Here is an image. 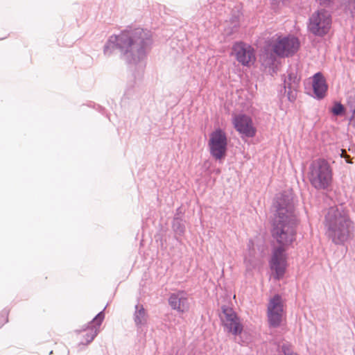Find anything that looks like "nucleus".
<instances>
[{
    "instance_id": "f257e3e1",
    "label": "nucleus",
    "mask_w": 355,
    "mask_h": 355,
    "mask_svg": "<svg viewBox=\"0 0 355 355\" xmlns=\"http://www.w3.org/2000/svg\"><path fill=\"white\" fill-rule=\"evenodd\" d=\"M277 216L273 223L272 236L279 245L274 249L270 260L271 276L275 279L283 278L287 267V248L295 239L296 223L293 215V205L290 196H282L278 199Z\"/></svg>"
},
{
    "instance_id": "f03ea898",
    "label": "nucleus",
    "mask_w": 355,
    "mask_h": 355,
    "mask_svg": "<svg viewBox=\"0 0 355 355\" xmlns=\"http://www.w3.org/2000/svg\"><path fill=\"white\" fill-rule=\"evenodd\" d=\"M300 46L299 40L294 36L273 37L270 41L269 48L278 58L272 55L268 58V72L272 76L277 73L282 65L281 58L293 55L299 50Z\"/></svg>"
},
{
    "instance_id": "7ed1b4c3",
    "label": "nucleus",
    "mask_w": 355,
    "mask_h": 355,
    "mask_svg": "<svg viewBox=\"0 0 355 355\" xmlns=\"http://www.w3.org/2000/svg\"><path fill=\"white\" fill-rule=\"evenodd\" d=\"M325 225L332 241L340 243L348 239L352 223L345 211L337 207H331L326 216Z\"/></svg>"
},
{
    "instance_id": "20e7f679",
    "label": "nucleus",
    "mask_w": 355,
    "mask_h": 355,
    "mask_svg": "<svg viewBox=\"0 0 355 355\" xmlns=\"http://www.w3.org/2000/svg\"><path fill=\"white\" fill-rule=\"evenodd\" d=\"M148 34L142 29L137 28L131 33L123 32L116 37V42L119 47L125 52L143 54V50L146 45Z\"/></svg>"
},
{
    "instance_id": "39448f33",
    "label": "nucleus",
    "mask_w": 355,
    "mask_h": 355,
    "mask_svg": "<svg viewBox=\"0 0 355 355\" xmlns=\"http://www.w3.org/2000/svg\"><path fill=\"white\" fill-rule=\"evenodd\" d=\"M311 185L317 189H325L332 182V171L329 163L324 159L314 161L309 173Z\"/></svg>"
},
{
    "instance_id": "423d86ee",
    "label": "nucleus",
    "mask_w": 355,
    "mask_h": 355,
    "mask_svg": "<svg viewBox=\"0 0 355 355\" xmlns=\"http://www.w3.org/2000/svg\"><path fill=\"white\" fill-rule=\"evenodd\" d=\"M331 18L329 13L320 10L312 14L309 19V29L314 35L323 36L330 30Z\"/></svg>"
},
{
    "instance_id": "0eeeda50",
    "label": "nucleus",
    "mask_w": 355,
    "mask_h": 355,
    "mask_svg": "<svg viewBox=\"0 0 355 355\" xmlns=\"http://www.w3.org/2000/svg\"><path fill=\"white\" fill-rule=\"evenodd\" d=\"M231 55L244 67H250L256 60L254 48L243 42H237L232 45Z\"/></svg>"
},
{
    "instance_id": "6e6552de",
    "label": "nucleus",
    "mask_w": 355,
    "mask_h": 355,
    "mask_svg": "<svg viewBox=\"0 0 355 355\" xmlns=\"http://www.w3.org/2000/svg\"><path fill=\"white\" fill-rule=\"evenodd\" d=\"M222 312L220 320L225 330L234 336L241 334L243 325L237 313L232 308L225 306L222 307Z\"/></svg>"
},
{
    "instance_id": "1a4fd4ad",
    "label": "nucleus",
    "mask_w": 355,
    "mask_h": 355,
    "mask_svg": "<svg viewBox=\"0 0 355 355\" xmlns=\"http://www.w3.org/2000/svg\"><path fill=\"white\" fill-rule=\"evenodd\" d=\"M284 316V302L282 297L275 295L268 305V320L272 327L279 326Z\"/></svg>"
},
{
    "instance_id": "9d476101",
    "label": "nucleus",
    "mask_w": 355,
    "mask_h": 355,
    "mask_svg": "<svg viewBox=\"0 0 355 355\" xmlns=\"http://www.w3.org/2000/svg\"><path fill=\"white\" fill-rule=\"evenodd\" d=\"M208 146L210 154L215 159L222 162L225 159L227 146L225 135H211Z\"/></svg>"
},
{
    "instance_id": "9b49d317",
    "label": "nucleus",
    "mask_w": 355,
    "mask_h": 355,
    "mask_svg": "<svg viewBox=\"0 0 355 355\" xmlns=\"http://www.w3.org/2000/svg\"><path fill=\"white\" fill-rule=\"evenodd\" d=\"M104 313L100 312L86 329L78 331V339L80 344L87 345L97 334L98 328L104 320Z\"/></svg>"
},
{
    "instance_id": "f8f14e48",
    "label": "nucleus",
    "mask_w": 355,
    "mask_h": 355,
    "mask_svg": "<svg viewBox=\"0 0 355 355\" xmlns=\"http://www.w3.org/2000/svg\"><path fill=\"white\" fill-rule=\"evenodd\" d=\"M300 79L298 69L297 67L291 68L288 77L284 80L285 93L291 101H295L297 98Z\"/></svg>"
},
{
    "instance_id": "ddd939ff",
    "label": "nucleus",
    "mask_w": 355,
    "mask_h": 355,
    "mask_svg": "<svg viewBox=\"0 0 355 355\" xmlns=\"http://www.w3.org/2000/svg\"><path fill=\"white\" fill-rule=\"evenodd\" d=\"M233 124L240 133H254L256 131L251 118L245 114L236 115L233 119Z\"/></svg>"
},
{
    "instance_id": "4468645a",
    "label": "nucleus",
    "mask_w": 355,
    "mask_h": 355,
    "mask_svg": "<svg viewBox=\"0 0 355 355\" xmlns=\"http://www.w3.org/2000/svg\"><path fill=\"white\" fill-rule=\"evenodd\" d=\"M168 302L173 309L181 313L187 311L189 308L188 297L184 291H178L171 294Z\"/></svg>"
},
{
    "instance_id": "2eb2a0df",
    "label": "nucleus",
    "mask_w": 355,
    "mask_h": 355,
    "mask_svg": "<svg viewBox=\"0 0 355 355\" xmlns=\"http://www.w3.org/2000/svg\"><path fill=\"white\" fill-rule=\"evenodd\" d=\"M313 92L318 99L323 98L327 94L328 86L322 74L320 72L315 73L313 77Z\"/></svg>"
},
{
    "instance_id": "dca6fc26",
    "label": "nucleus",
    "mask_w": 355,
    "mask_h": 355,
    "mask_svg": "<svg viewBox=\"0 0 355 355\" xmlns=\"http://www.w3.org/2000/svg\"><path fill=\"white\" fill-rule=\"evenodd\" d=\"M137 311L135 312V321L137 325H141L146 322V313L143 306H137Z\"/></svg>"
},
{
    "instance_id": "f3484780",
    "label": "nucleus",
    "mask_w": 355,
    "mask_h": 355,
    "mask_svg": "<svg viewBox=\"0 0 355 355\" xmlns=\"http://www.w3.org/2000/svg\"><path fill=\"white\" fill-rule=\"evenodd\" d=\"M331 112L335 116L342 115L344 113L345 108L340 103H335L330 109Z\"/></svg>"
},
{
    "instance_id": "a211bd4d",
    "label": "nucleus",
    "mask_w": 355,
    "mask_h": 355,
    "mask_svg": "<svg viewBox=\"0 0 355 355\" xmlns=\"http://www.w3.org/2000/svg\"><path fill=\"white\" fill-rule=\"evenodd\" d=\"M284 355H298L294 352L292 347L290 345H284L282 347Z\"/></svg>"
},
{
    "instance_id": "6ab92c4d",
    "label": "nucleus",
    "mask_w": 355,
    "mask_h": 355,
    "mask_svg": "<svg viewBox=\"0 0 355 355\" xmlns=\"http://www.w3.org/2000/svg\"><path fill=\"white\" fill-rule=\"evenodd\" d=\"M8 322V313H3L0 314V327Z\"/></svg>"
},
{
    "instance_id": "aec40b11",
    "label": "nucleus",
    "mask_w": 355,
    "mask_h": 355,
    "mask_svg": "<svg viewBox=\"0 0 355 355\" xmlns=\"http://www.w3.org/2000/svg\"><path fill=\"white\" fill-rule=\"evenodd\" d=\"M9 36L8 32H5L3 35H0V40L6 39Z\"/></svg>"
},
{
    "instance_id": "412c9836",
    "label": "nucleus",
    "mask_w": 355,
    "mask_h": 355,
    "mask_svg": "<svg viewBox=\"0 0 355 355\" xmlns=\"http://www.w3.org/2000/svg\"><path fill=\"white\" fill-rule=\"evenodd\" d=\"M352 122L354 123V125H355V111H354V115L352 118Z\"/></svg>"
},
{
    "instance_id": "4be33fe9",
    "label": "nucleus",
    "mask_w": 355,
    "mask_h": 355,
    "mask_svg": "<svg viewBox=\"0 0 355 355\" xmlns=\"http://www.w3.org/2000/svg\"><path fill=\"white\" fill-rule=\"evenodd\" d=\"M215 133L220 134V133H221V132H220V131H216Z\"/></svg>"
}]
</instances>
